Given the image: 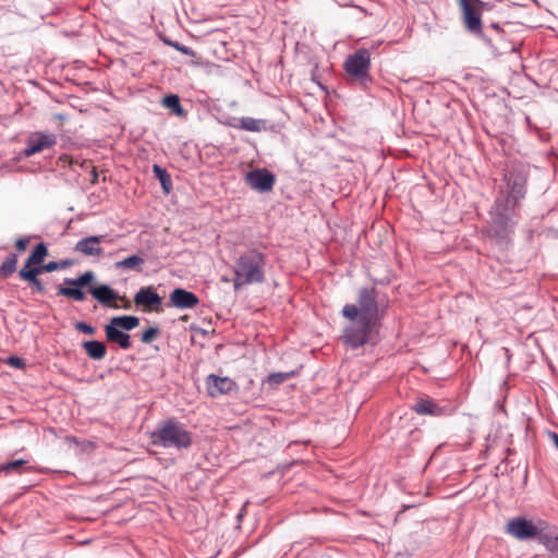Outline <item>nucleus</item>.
<instances>
[{"label": "nucleus", "mask_w": 558, "mask_h": 558, "mask_svg": "<svg viewBox=\"0 0 558 558\" xmlns=\"http://www.w3.org/2000/svg\"><path fill=\"white\" fill-rule=\"evenodd\" d=\"M118 300H120V301H122V302H123L122 307H123L124 310H130V308H131V306H132V305H131V302H130V300H128V299H126V296H119V299H118Z\"/></svg>", "instance_id": "f704fd0d"}, {"label": "nucleus", "mask_w": 558, "mask_h": 558, "mask_svg": "<svg viewBox=\"0 0 558 558\" xmlns=\"http://www.w3.org/2000/svg\"><path fill=\"white\" fill-rule=\"evenodd\" d=\"M144 258L138 255H131L116 263L117 269H132L137 272L143 270Z\"/></svg>", "instance_id": "4be33fe9"}, {"label": "nucleus", "mask_w": 558, "mask_h": 558, "mask_svg": "<svg viewBox=\"0 0 558 558\" xmlns=\"http://www.w3.org/2000/svg\"><path fill=\"white\" fill-rule=\"evenodd\" d=\"M505 180L507 181L508 195L506 198V205L504 210L512 209L520 199L524 197L525 194V178L508 173L505 175Z\"/></svg>", "instance_id": "6e6552de"}, {"label": "nucleus", "mask_w": 558, "mask_h": 558, "mask_svg": "<svg viewBox=\"0 0 558 558\" xmlns=\"http://www.w3.org/2000/svg\"><path fill=\"white\" fill-rule=\"evenodd\" d=\"M412 409L420 415L440 416L445 413L444 409L430 398H418Z\"/></svg>", "instance_id": "2eb2a0df"}, {"label": "nucleus", "mask_w": 558, "mask_h": 558, "mask_svg": "<svg viewBox=\"0 0 558 558\" xmlns=\"http://www.w3.org/2000/svg\"><path fill=\"white\" fill-rule=\"evenodd\" d=\"M58 265H59V269H65L70 266H72V262L71 260H61V262H58Z\"/></svg>", "instance_id": "c9c22d12"}, {"label": "nucleus", "mask_w": 558, "mask_h": 558, "mask_svg": "<svg viewBox=\"0 0 558 558\" xmlns=\"http://www.w3.org/2000/svg\"><path fill=\"white\" fill-rule=\"evenodd\" d=\"M48 256V248L45 243L36 245L32 254L27 257L22 268L33 269L35 266H41L45 258Z\"/></svg>", "instance_id": "a211bd4d"}, {"label": "nucleus", "mask_w": 558, "mask_h": 558, "mask_svg": "<svg viewBox=\"0 0 558 558\" xmlns=\"http://www.w3.org/2000/svg\"><path fill=\"white\" fill-rule=\"evenodd\" d=\"M207 391L211 397H217L231 391L235 384L228 377H219L216 375H209L207 378Z\"/></svg>", "instance_id": "ddd939ff"}, {"label": "nucleus", "mask_w": 558, "mask_h": 558, "mask_svg": "<svg viewBox=\"0 0 558 558\" xmlns=\"http://www.w3.org/2000/svg\"><path fill=\"white\" fill-rule=\"evenodd\" d=\"M58 294L66 296V298L72 299L74 301H78V302L84 301L85 298H86V294L82 290V288L81 287H75V286H69V287L60 286L58 288Z\"/></svg>", "instance_id": "b1692460"}, {"label": "nucleus", "mask_w": 558, "mask_h": 558, "mask_svg": "<svg viewBox=\"0 0 558 558\" xmlns=\"http://www.w3.org/2000/svg\"><path fill=\"white\" fill-rule=\"evenodd\" d=\"M57 144V135L46 132H34L26 141V147L23 150L25 157H31L45 149H49Z\"/></svg>", "instance_id": "0eeeda50"}, {"label": "nucleus", "mask_w": 558, "mask_h": 558, "mask_svg": "<svg viewBox=\"0 0 558 558\" xmlns=\"http://www.w3.org/2000/svg\"><path fill=\"white\" fill-rule=\"evenodd\" d=\"M198 302L196 294L181 288L174 289L170 294V304L177 308H194Z\"/></svg>", "instance_id": "f8f14e48"}, {"label": "nucleus", "mask_w": 558, "mask_h": 558, "mask_svg": "<svg viewBox=\"0 0 558 558\" xmlns=\"http://www.w3.org/2000/svg\"><path fill=\"white\" fill-rule=\"evenodd\" d=\"M105 333L109 342L118 343L123 350H128L132 347L130 335L110 324L105 326Z\"/></svg>", "instance_id": "dca6fc26"}, {"label": "nucleus", "mask_w": 558, "mask_h": 558, "mask_svg": "<svg viewBox=\"0 0 558 558\" xmlns=\"http://www.w3.org/2000/svg\"><path fill=\"white\" fill-rule=\"evenodd\" d=\"M75 328L83 332V333H86V335H94L96 332V328L84 323V322H78L76 325H75Z\"/></svg>", "instance_id": "473e14b6"}, {"label": "nucleus", "mask_w": 558, "mask_h": 558, "mask_svg": "<svg viewBox=\"0 0 558 558\" xmlns=\"http://www.w3.org/2000/svg\"><path fill=\"white\" fill-rule=\"evenodd\" d=\"M245 182L251 189L266 193L274 189L276 178L267 169H255L246 173Z\"/></svg>", "instance_id": "1a4fd4ad"}, {"label": "nucleus", "mask_w": 558, "mask_h": 558, "mask_svg": "<svg viewBox=\"0 0 558 558\" xmlns=\"http://www.w3.org/2000/svg\"><path fill=\"white\" fill-rule=\"evenodd\" d=\"M94 274L92 271H86L76 279H65L64 283L68 286H75L84 288L88 286L94 280Z\"/></svg>", "instance_id": "cd10ccee"}, {"label": "nucleus", "mask_w": 558, "mask_h": 558, "mask_svg": "<svg viewBox=\"0 0 558 558\" xmlns=\"http://www.w3.org/2000/svg\"><path fill=\"white\" fill-rule=\"evenodd\" d=\"M17 256L16 254L9 255L0 266V278L7 279L16 270Z\"/></svg>", "instance_id": "393cba45"}, {"label": "nucleus", "mask_w": 558, "mask_h": 558, "mask_svg": "<svg viewBox=\"0 0 558 558\" xmlns=\"http://www.w3.org/2000/svg\"><path fill=\"white\" fill-rule=\"evenodd\" d=\"M341 313L350 322L342 335L343 343L348 348L355 350L373 340L381 319L374 288H362L359 291L357 303L345 304Z\"/></svg>", "instance_id": "f257e3e1"}, {"label": "nucleus", "mask_w": 558, "mask_h": 558, "mask_svg": "<svg viewBox=\"0 0 558 558\" xmlns=\"http://www.w3.org/2000/svg\"><path fill=\"white\" fill-rule=\"evenodd\" d=\"M547 524L544 520L533 521L524 517H515L507 522L505 531L519 541L536 538L539 542Z\"/></svg>", "instance_id": "20e7f679"}, {"label": "nucleus", "mask_w": 558, "mask_h": 558, "mask_svg": "<svg viewBox=\"0 0 558 558\" xmlns=\"http://www.w3.org/2000/svg\"><path fill=\"white\" fill-rule=\"evenodd\" d=\"M36 269L43 272H52L59 269L58 262H49L47 264H43L41 266H35Z\"/></svg>", "instance_id": "2f4dec72"}, {"label": "nucleus", "mask_w": 558, "mask_h": 558, "mask_svg": "<svg viewBox=\"0 0 558 558\" xmlns=\"http://www.w3.org/2000/svg\"><path fill=\"white\" fill-rule=\"evenodd\" d=\"M102 235H92L76 242L74 251L84 256L100 257L104 248L100 246Z\"/></svg>", "instance_id": "9d476101"}, {"label": "nucleus", "mask_w": 558, "mask_h": 558, "mask_svg": "<svg viewBox=\"0 0 558 558\" xmlns=\"http://www.w3.org/2000/svg\"><path fill=\"white\" fill-rule=\"evenodd\" d=\"M158 333H159L158 328H156V327L147 328L146 330H144L142 332L141 340L144 343H150L151 341H154L157 338Z\"/></svg>", "instance_id": "7c9ffc66"}, {"label": "nucleus", "mask_w": 558, "mask_h": 558, "mask_svg": "<svg viewBox=\"0 0 558 558\" xmlns=\"http://www.w3.org/2000/svg\"><path fill=\"white\" fill-rule=\"evenodd\" d=\"M492 26H493L495 29H499L498 24H493Z\"/></svg>", "instance_id": "ea45409f"}, {"label": "nucleus", "mask_w": 558, "mask_h": 558, "mask_svg": "<svg viewBox=\"0 0 558 558\" xmlns=\"http://www.w3.org/2000/svg\"><path fill=\"white\" fill-rule=\"evenodd\" d=\"M110 325L123 330H132L140 325V318L136 316H116L109 322Z\"/></svg>", "instance_id": "412c9836"}, {"label": "nucleus", "mask_w": 558, "mask_h": 558, "mask_svg": "<svg viewBox=\"0 0 558 558\" xmlns=\"http://www.w3.org/2000/svg\"><path fill=\"white\" fill-rule=\"evenodd\" d=\"M539 543L544 545L549 553L558 557V531L549 527L547 524Z\"/></svg>", "instance_id": "aec40b11"}, {"label": "nucleus", "mask_w": 558, "mask_h": 558, "mask_svg": "<svg viewBox=\"0 0 558 558\" xmlns=\"http://www.w3.org/2000/svg\"><path fill=\"white\" fill-rule=\"evenodd\" d=\"M549 437L553 440L554 445L558 449V434L557 433H549Z\"/></svg>", "instance_id": "4c0bfd02"}, {"label": "nucleus", "mask_w": 558, "mask_h": 558, "mask_svg": "<svg viewBox=\"0 0 558 558\" xmlns=\"http://www.w3.org/2000/svg\"><path fill=\"white\" fill-rule=\"evenodd\" d=\"M89 293L104 306L119 308V305L116 303V301L119 299V294L109 286L102 284L99 287L90 288Z\"/></svg>", "instance_id": "4468645a"}, {"label": "nucleus", "mask_w": 558, "mask_h": 558, "mask_svg": "<svg viewBox=\"0 0 558 558\" xmlns=\"http://www.w3.org/2000/svg\"><path fill=\"white\" fill-rule=\"evenodd\" d=\"M29 240L27 238H20L15 241V247L17 251L23 252L26 250Z\"/></svg>", "instance_id": "72a5a7b5"}, {"label": "nucleus", "mask_w": 558, "mask_h": 558, "mask_svg": "<svg viewBox=\"0 0 558 558\" xmlns=\"http://www.w3.org/2000/svg\"><path fill=\"white\" fill-rule=\"evenodd\" d=\"M266 256L258 250H248L241 254L233 266V287L263 283L265 281Z\"/></svg>", "instance_id": "f03ea898"}, {"label": "nucleus", "mask_w": 558, "mask_h": 558, "mask_svg": "<svg viewBox=\"0 0 558 558\" xmlns=\"http://www.w3.org/2000/svg\"><path fill=\"white\" fill-rule=\"evenodd\" d=\"M82 347L85 353L93 360H102L107 354V347L100 341H84Z\"/></svg>", "instance_id": "6ab92c4d"}, {"label": "nucleus", "mask_w": 558, "mask_h": 558, "mask_svg": "<svg viewBox=\"0 0 558 558\" xmlns=\"http://www.w3.org/2000/svg\"><path fill=\"white\" fill-rule=\"evenodd\" d=\"M162 104H163L165 107L170 109L177 116H180V117L185 116V111L182 108V106L180 104V99H179V97L177 95L166 96L162 99Z\"/></svg>", "instance_id": "a878e982"}, {"label": "nucleus", "mask_w": 558, "mask_h": 558, "mask_svg": "<svg viewBox=\"0 0 558 558\" xmlns=\"http://www.w3.org/2000/svg\"><path fill=\"white\" fill-rule=\"evenodd\" d=\"M499 221L502 223V225H506L507 220H508V215L506 213H499Z\"/></svg>", "instance_id": "58836bf2"}, {"label": "nucleus", "mask_w": 558, "mask_h": 558, "mask_svg": "<svg viewBox=\"0 0 558 558\" xmlns=\"http://www.w3.org/2000/svg\"><path fill=\"white\" fill-rule=\"evenodd\" d=\"M150 442L168 449H187L192 445V434L177 418H169L151 432Z\"/></svg>", "instance_id": "7ed1b4c3"}, {"label": "nucleus", "mask_w": 558, "mask_h": 558, "mask_svg": "<svg viewBox=\"0 0 558 558\" xmlns=\"http://www.w3.org/2000/svg\"><path fill=\"white\" fill-rule=\"evenodd\" d=\"M465 29L476 36L483 33L482 13L486 7L481 0H458Z\"/></svg>", "instance_id": "423d86ee"}, {"label": "nucleus", "mask_w": 558, "mask_h": 558, "mask_svg": "<svg viewBox=\"0 0 558 558\" xmlns=\"http://www.w3.org/2000/svg\"><path fill=\"white\" fill-rule=\"evenodd\" d=\"M134 302L138 306H145L157 312L161 311L162 299L153 287L141 288L134 295Z\"/></svg>", "instance_id": "9b49d317"}, {"label": "nucleus", "mask_w": 558, "mask_h": 558, "mask_svg": "<svg viewBox=\"0 0 558 558\" xmlns=\"http://www.w3.org/2000/svg\"><path fill=\"white\" fill-rule=\"evenodd\" d=\"M239 128L251 132H260L265 128V122L254 118H242L239 121Z\"/></svg>", "instance_id": "bb28decb"}, {"label": "nucleus", "mask_w": 558, "mask_h": 558, "mask_svg": "<svg viewBox=\"0 0 558 558\" xmlns=\"http://www.w3.org/2000/svg\"><path fill=\"white\" fill-rule=\"evenodd\" d=\"M26 464V461L25 460H15V461H12V462H9V463H5V464H1L0 465V471L1 472H20L22 466Z\"/></svg>", "instance_id": "c85d7f7f"}, {"label": "nucleus", "mask_w": 558, "mask_h": 558, "mask_svg": "<svg viewBox=\"0 0 558 558\" xmlns=\"http://www.w3.org/2000/svg\"><path fill=\"white\" fill-rule=\"evenodd\" d=\"M153 172L155 177L159 180L162 190L166 194H169L172 190V180L170 174L167 172L166 169L161 168L158 165L153 166Z\"/></svg>", "instance_id": "5701e85b"}, {"label": "nucleus", "mask_w": 558, "mask_h": 558, "mask_svg": "<svg viewBox=\"0 0 558 558\" xmlns=\"http://www.w3.org/2000/svg\"><path fill=\"white\" fill-rule=\"evenodd\" d=\"M293 376V373H274L267 378V383L270 385H279Z\"/></svg>", "instance_id": "c756f323"}, {"label": "nucleus", "mask_w": 558, "mask_h": 558, "mask_svg": "<svg viewBox=\"0 0 558 558\" xmlns=\"http://www.w3.org/2000/svg\"><path fill=\"white\" fill-rule=\"evenodd\" d=\"M10 364L14 366H21L23 364L22 360L19 357H11Z\"/></svg>", "instance_id": "e433bc0d"}, {"label": "nucleus", "mask_w": 558, "mask_h": 558, "mask_svg": "<svg viewBox=\"0 0 558 558\" xmlns=\"http://www.w3.org/2000/svg\"><path fill=\"white\" fill-rule=\"evenodd\" d=\"M39 275V270L35 267H33V269L21 268L19 271L20 279L26 281L33 292L45 293L46 288L43 281L38 278Z\"/></svg>", "instance_id": "f3484780"}, {"label": "nucleus", "mask_w": 558, "mask_h": 558, "mask_svg": "<svg viewBox=\"0 0 558 558\" xmlns=\"http://www.w3.org/2000/svg\"><path fill=\"white\" fill-rule=\"evenodd\" d=\"M343 68L353 81L366 85L371 81V52L365 48L356 50L347 57Z\"/></svg>", "instance_id": "39448f33"}]
</instances>
